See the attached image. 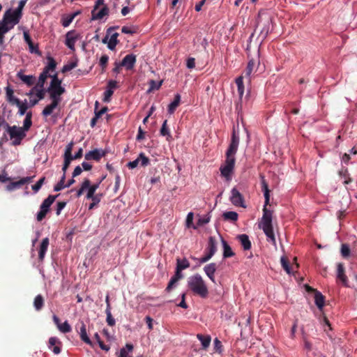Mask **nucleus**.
Segmentation results:
<instances>
[{"mask_svg":"<svg viewBox=\"0 0 357 357\" xmlns=\"http://www.w3.org/2000/svg\"><path fill=\"white\" fill-rule=\"evenodd\" d=\"M239 142V135L234 130L230 143L225 153V160L220 167V175L226 181H230L232 178L236 164V154L238 149Z\"/></svg>","mask_w":357,"mask_h":357,"instance_id":"nucleus-1","label":"nucleus"},{"mask_svg":"<svg viewBox=\"0 0 357 357\" xmlns=\"http://www.w3.org/2000/svg\"><path fill=\"white\" fill-rule=\"evenodd\" d=\"M261 188L264 192L265 202L263 208V215L259 223V227L264 231L268 241L275 245L276 241L272 225L273 211L266 208L270 201L269 190L264 176H261Z\"/></svg>","mask_w":357,"mask_h":357,"instance_id":"nucleus-2","label":"nucleus"},{"mask_svg":"<svg viewBox=\"0 0 357 357\" xmlns=\"http://www.w3.org/2000/svg\"><path fill=\"white\" fill-rule=\"evenodd\" d=\"M188 287L189 289L195 295L205 298L208 295L207 285L202 277L197 273L190 276L188 278Z\"/></svg>","mask_w":357,"mask_h":357,"instance_id":"nucleus-3","label":"nucleus"},{"mask_svg":"<svg viewBox=\"0 0 357 357\" xmlns=\"http://www.w3.org/2000/svg\"><path fill=\"white\" fill-rule=\"evenodd\" d=\"M50 99H58L61 100V96L65 93L66 89L61 85V80L58 78L56 73L52 76V80L47 88Z\"/></svg>","mask_w":357,"mask_h":357,"instance_id":"nucleus-4","label":"nucleus"},{"mask_svg":"<svg viewBox=\"0 0 357 357\" xmlns=\"http://www.w3.org/2000/svg\"><path fill=\"white\" fill-rule=\"evenodd\" d=\"M6 132L9 135L13 146H19L26 136V133L17 126H6Z\"/></svg>","mask_w":357,"mask_h":357,"instance_id":"nucleus-5","label":"nucleus"},{"mask_svg":"<svg viewBox=\"0 0 357 357\" xmlns=\"http://www.w3.org/2000/svg\"><path fill=\"white\" fill-rule=\"evenodd\" d=\"M47 63L43 68V72L40 74L38 77V84L44 89L45 81L48 77L52 78L53 75L50 74V72H54L56 63L54 59L52 56L47 57Z\"/></svg>","mask_w":357,"mask_h":357,"instance_id":"nucleus-6","label":"nucleus"},{"mask_svg":"<svg viewBox=\"0 0 357 357\" xmlns=\"http://www.w3.org/2000/svg\"><path fill=\"white\" fill-rule=\"evenodd\" d=\"M58 195H49L40 205V211L36 214V219L38 222L42 221L50 211L51 205L54 203Z\"/></svg>","mask_w":357,"mask_h":357,"instance_id":"nucleus-7","label":"nucleus"},{"mask_svg":"<svg viewBox=\"0 0 357 357\" xmlns=\"http://www.w3.org/2000/svg\"><path fill=\"white\" fill-rule=\"evenodd\" d=\"M58 195H49L40 205V211L36 214V219L38 222L42 221L50 211L51 205L54 203Z\"/></svg>","mask_w":357,"mask_h":357,"instance_id":"nucleus-8","label":"nucleus"},{"mask_svg":"<svg viewBox=\"0 0 357 357\" xmlns=\"http://www.w3.org/2000/svg\"><path fill=\"white\" fill-rule=\"evenodd\" d=\"M45 93V89L38 84H36V86H33L28 93H26V96H29L30 98H31L33 96H36V99L29 100V106L33 107L34 105L38 104V102L40 100L44 98Z\"/></svg>","mask_w":357,"mask_h":357,"instance_id":"nucleus-9","label":"nucleus"},{"mask_svg":"<svg viewBox=\"0 0 357 357\" xmlns=\"http://www.w3.org/2000/svg\"><path fill=\"white\" fill-rule=\"evenodd\" d=\"M22 14L15 10L8 9L5 12L2 20L13 29L19 23Z\"/></svg>","mask_w":357,"mask_h":357,"instance_id":"nucleus-10","label":"nucleus"},{"mask_svg":"<svg viewBox=\"0 0 357 357\" xmlns=\"http://www.w3.org/2000/svg\"><path fill=\"white\" fill-rule=\"evenodd\" d=\"M114 29V27L109 28L106 36L102 39V43H107V47L111 50L115 49L119 42L117 39L119 33L117 32L112 33Z\"/></svg>","mask_w":357,"mask_h":357,"instance_id":"nucleus-11","label":"nucleus"},{"mask_svg":"<svg viewBox=\"0 0 357 357\" xmlns=\"http://www.w3.org/2000/svg\"><path fill=\"white\" fill-rule=\"evenodd\" d=\"M91 187V181L89 179L85 178L82 183L80 188L77 191V197H80L84 192H86V199H89L93 197L95 191Z\"/></svg>","mask_w":357,"mask_h":357,"instance_id":"nucleus-12","label":"nucleus"},{"mask_svg":"<svg viewBox=\"0 0 357 357\" xmlns=\"http://www.w3.org/2000/svg\"><path fill=\"white\" fill-rule=\"evenodd\" d=\"M80 38V34L75 30L69 31L66 34L65 45L72 51H75V43Z\"/></svg>","mask_w":357,"mask_h":357,"instance_id":"nucleus-13","label":"nucleus"},{"mask_svg":"<svg viewBox=\"0 0 357 357\" xmlns=\"http://www.w3.org/2000/svg\"><path fill=\"white\" fill-rule=\"evenodd\" d=\"M230 201L236 206L246 207L243 195L236 188L231 190Z\"/></svg>","mask_w":357,"mask_h":357,"instance_id":"nucleus-14","label":"nucleus"},{"mask_svg":"<svg viewBox=\"0 0 357 357\" xmlns=\"http://www.w3.org/2000/svg\"><path fill=\"white\" fill-rule=\"evenodd\" d=\"M33 176H26L22 178L17 181L11 182L6 185V188L8 191H12L15 189L20 188L26 183L31 182Z\"/></svg>","mask_w":357,"mask_h":357,"instance_id":"nucleus-15","label":"nucleus"},{"mask_svg":"<svg viewBox=\"0 0 357 357\" xmlns=\"http://www.w3.org/2000/svg\"><path fill=\"white\" fill-rule=\"evenodd\" d=\"M52 319L54 323L56 324L60 332L67 333L71 331L72 328L67 321H65L63 323H61L59 318L55 314L53 315Z\"/></svg>","mask_w":357,"mask_h":357,"instance_id":"nucleus-16","label":"nucleus"},{"mask_svg":"<svg viewBox=\"0 0 357 357\" xmlns=\"http://www.w3.org/2000/svg\"><path fill=\"white\" fill-rule=\"evenodd\" d=\"M105 151L102 149H96L86 153L84 157L87 160H94L98 161L102 157L105 155Z\"/></svg>","mask_w":357,"mask_h":357,"instance_id":"nucleus-17","label":"nucleus"},{"mask_svg":"<svg viewBox=\"0 0 357 357\" xmlns=\"http://www.w3.org/2000/svg\"><path fill=\"white\" fill-rule=\"evenodd\" d=\"M50 244L49 238L46 237L43 238L38 248V259L40 261H43L45 259L47 250Z\"/></svg>","mask_w":357,"mask_h":357,"instance_id":"nucleus-18","label":"nucleus"},{"mask_svg":"<svg viewBox=\"0 0 357 357\" xmlns=\"http://www.w3.org/2000/svg\"><path fill=\"white\" fill-rule=\"evenodd\" d=\"M77 328L79 329L78 332L80 335L81 340L87 344L91 345V341L87 335L86 325L84 324L83 321H81L79 322V324L77 326Z\"/></svg>","mask_w":357,"mask_h":357,"instance_id":"nucleus-19","label":"nucleus"},{"mask_svg":"<svg viewBox=\"0 0 357 357\" xmlns=\"http://www.w3.org/2000/svg\"><path fill=\"white\" fill-rule=\"evenodd\" d=\"M52 102L47 105L42 112L43 116L47 117L53 113V111L58 107L61 100L58 99H51Z\"/></svg>","mask_w":357,"mask_h":357,"instance_id":"nucleus-20","label":"nucleus"},{"mask_svg":"<svg viewBox=\"0 0 357 357\" xmlns=\"http://www.w3.org/2000/svg\"><path fill=\"white\" fill-rule=\"evenodd\" d=\"M136 62V56L132 54L126 55L122 60L121 66L126 67L127 70H131Z\"/></svg>","mask_w":357,"mask_h":357,"instance_id":"nucleus-21","label":"nucleus"},{"mask_svg":"<svg viewBox=\"0 0 357 357\" xmlns=\"http://www.w3.org/2000/svg\"><path fill=\"white\" fill-rule=\"evenodd\" d=\"M259 61L255 59H250L248 61L245 69V76L250 78L252 73H255L258 68Z\"/></svg>","mask_w":357,"mask_h":357,"instance_id":"nucleus-22","label":"nucleus"},{"mask_svg":"<svg viewBox=\"0 0 357 357\" xmlns=\"http://www.w3.org/2000/svg\"><path fill=\"white\" fill-rule=\"evenodd\" d=\"M17 77L29 86H32L34 84L36 79L33 75H24L22 70L17 72Z\"/></svg>","mask_w":357,"mask_h":357,"instance_id":"nucleus-23","label":"nucleus"},{"mask_svg":"<svg viewBox=\"0 0 357 357\" xmlns=\"http://www.w3.org/2000/svg\"><path fill=\"white\" fill-rule=\"evenodd\" d=\"M204 271L208 278L213 282H215V273L216 271V264L215 263H211L204 266Z\"/></svg>","mask_w":357,"mask_h":357,"instance_id":"nucleus-24","label":"nucleus"},{"mask_svg":"<svg viewBox=\"0 0 357 357\" xmlns=\"http://www.w3.org/2000/svg\"><path fill=\"white\" fill-rule=\"evenodd\" d=\"M92 20H101L105 16L109 14V9L106 6H104L99 11L96 12V10H93L91 12Z\"/></svg>","mask_w":357,"mask_h":357,"instance_id":"nucleus-25","label":"nucleus"},{"mask_svg":"<svg viewBox=\"0 0 357 357\" xmlns=\"http://www.w3.org/2000/svg\"><path fill=\"white\" fill-rule=\"evenodd\" d=\"M61 342L56 337H52L49 340V349H52V351L55 354H59L61 352V348L58 344H60Z\"/></svg>","mask_w":357,"mask_h":357,"instance_id":"nucleus-26","label":"nucleus"},{"mask_svg":"<svg viewBox=\"0 0 357 357\" xmlns=\"http://www.w3.org/2000/svg\"><path fill=\"white\" fill-rule=\"evenodd\" d=\"M337 278L342 282V284L344 286H346V287L349 286L347 278L346 275L344 274V268L343 264L341 263H339L337 264Z\"/></svg>","mask_w":357,"mask_h":357,"instance_id":"nucleus-27","label":"nucleus"},{"mask_svg":"<svg viewBox=\"0 0 357 357\" xmlns=\"http://www.w3.org/2000/svg\"><path fill=\"white\" fill-rule=\"evenodd\" d=\"M24 38L25 42L29 45V52L31 53H35L40 55V52L38 50V45H33L31 38H30L29 33L26 31L24 32Z\"/></svg>","mask_w":357,"mask_h":357,"instance_id":"nucleus-28","label":"nucleus"},{"mask_svg":"<svg viewBox=\"0 0 357 357\" xmlns=\"http://www.w3.org/2000/svg\"><path fill=\"white\" fill-rule=\"evenodd\" d=\"M237 239L245 250H249L251 248V242L247 234H240L237 236Z\"/></svg>","mask_w":357,"mask_h":357,"instance_id":"nucleus-29","label":"nucleus"},{"mask_svg":"<svg viewBox=\"0 0 357 357\" xmlns=\"http://www.w3.org/2000/svg\"><path fill=\"white\" fill-rule=\"evenodd\" d=\"M18 107V114L20 116H23L25 114L27 109L29 107H31L29 106V102H28L27 100H24L23 101H21L20 99L18 100V102H16L15 105Z\"/></svg>","mask_w":357,"mask_h":357,"instance_id":"nucleus-30","label":"nucleus"},{"mask_svg":"<svg viewBox=\"0 0 357 357\" xmlns=\"http://www.w3.org/2000/svg\"><path fill=\"white\" fill-rule=\"evenodd\" d=\"M197 337L201 342L202 349L206 350L210 346L211 342V336L208 335H204L202 334H197Z\"/></svg>","mask_w":357,"mask_h":357,"instance_id":"nucleus-31","label":"nucleus"},{"mask_svg":"<svg viewBox=\"0 0 357 357\" xmlns=\"http://www.w3.org/2000/svg\"><path fill=\"white\" fill-rule=\"evenodd\" d=\"M221 242L223 247V257L228 258L233 257L235 254L231 250V248L228 245L222 238H221Z\"/></svg>","mask_w":357,"mask_h":357,"instance_id":"nucleus-32","label":"nucleus"},{"mask_svg":"<svg viewBox=\"0 0 357 357\" xmlns=\"http://www.w3.org/2000/svg\"><path fill=\"white\" fill-rule=\"evenodd\" d=\"M6 100L11 105H15L16 102H18L19 98L14 96V91L10 86H7L6 88Z\"/></svg>","mask_w":357,"mask_h":357,"instance_id":"nucleus-33","label":"nucleus"},{"mask_svg":"<svg viewBox=\"0 0 357 357\" xmlns=\"http://www.w3.org/2000/svg\"><path fill=\"white\" fill-rule=\"evenodd\" d=\"M12 28L4 22L2 20L0 21V45H2L3 43V37L4 34L9 31Z\"/></svg>","mask_w":357,"mask_h":357,"instance_id":"nucleus-34","label":"nucleus"},{"mask_svg":"<svg viewBox=\"0 0 357 357\" xmlns=\"http://www.w3.org/2000/svg\"><path fill=\"white\" fill-rule=\"evenodd\" d=\"M208 254L213 256L217 250V243L215 238L213 236L209 237L207 247Z\"/></svg>","mask_w":357,"mask_h":357,"instance_id":"nucleus-35","label":"nucleus"},{"mask_svg":"<svg viewBox=\"0 0 357 357\" xmlns=\"http://www.w3.org/2000/svg\"><path fill=\"white\" fill-rule=\"evenodd\" d=\"M180 101L181 96L178 93H177L175 95L174 100L172 102H170L169 105H168V112L170 114H173L175 112L176 109L179 105Z\"/></svg>","mask_w":357,"mask_h":357,"instance_id":"nucleus-36","label":"nucleus"},{"mask_svg":"<svg viewBox=\"0 0 357 357\" xmlns=\"http://www.w3.org/2000/svg\"><path fill=\"white\" fill-rule=\"evenodd\" d=\"M314 302L319 310H322L324 306V296L319 291H316L314 294Z\"/></svg>","mask_w":357,"mask_h":357,"instance_id":"nucleus-37","label":"nucleus"},{"mask_svg":"<svg viewBox=\"0 0 357 357\" xmlns=\"http://www.w3.org/2000/svg\"><path fill=\"white\" fill-rule=\"evenodd\" d=\"M31 117H32L31 112L26 113L25 119L23 122V126L21 127V129H22L26 133L30 129V128L32 125Z\"/></svg>","mask_w":357,"mask_h":357,"instance_id":"nucleus-38","label":"nucleus"},{"mask_svg":"<svg viewBox=\"0 0 357 357\" xmlns=\"http://www.w3.org/2000/svg\"><path fill=\"white\" fill-rule=\"evenodd\" d=\"M160 133L162 136L166 137L167 140H170L172 139V135L169 128H167V121L165 120L162 123V127L160 130Z\"/></svg>","mask_w":357,"mask_h":357,"instance_id":"nucleus-39","label":"nucleus"},{"mask_svg":"<svg viewBox=\"0 0 357 357\" xmlns=\"http://www.w3.org/2000/svg\"><path fill=\"white\" fill-rule=\"evenodd\" d=\"M190 267V262L186 258L177 259L176 260V269L178 271H183Z\"/></svg>","mask_w":357,"mask_h":357,"instance_id":"nucleus-40","label":"nucleus"},{"mask_svg":"<svg viewBox=\"0 0 357 357\" xmlns=\"http://www.w3.org/2000/svg\"><path fill=\"white\" fill-rule=\"evenodd\" d=\"M243 78L242 76H239L235 80V82L237 85L238 96L240 98H242V97L244 94V84H243Z\"/></svg>","mask_w":357,"mask_h":357,"instance_id":"nucleus-41","label":"nucleus"},{"mask_svg":"<svg viewBox=\"0 0 357 357\" xmlns=\"http://www.w3.org/2000/svg\"><path fill=\"white\" fill-rule=\"evenodd\" d=\"M193 219H194V213L192 212H189L187 214L186 220H185V227L188 229L192 228L194 229H197V224L195 225L193 223Z\"/></svg>","mask_w":357,"mask_h":357,"instance_id":"nucleus-42","label":"nucleus"},{"mask_svg":"<svg viewBox=\"0 0 357 357\" xmlns=\"http://www.w3.org/2000/svg\"><path fill=\"white\" fill-rule=\"evenodd\" d=\"M79 14V12L71 13L62 19V25L64 27H68L73 21L75 17Z\"/></svg>","mask_w":357,"mask_h":357,"instance_id":"nucleus-43","label":"nucleus"},{"mask_svg":"<svg viewBox=\"0 0 357 357\" xmlns=\"http://www.w3.org/2000/svg\"><path fill=\"white\" fill-rule=\"evenodd\" d=\"M149 88L147 90V93H151L153 91L158 90L162 84V80H160L159 82L155 81V80H150L149 82Z\"/></svg>","mask_w":357,"mask_h":357,"instance_id":"nucleus-44","label":"nucleus"},{"mask_svg":"<svg viewBox=\"0 0 357 357\" xmlns=\"http://www.w3.org/2000/svg\"><path fill=\"white\" fill-rule=\"evenodd\" d=\"M126 347V348H123L121 349L118 357H132L129 354V352L132 351L133 349V346L132 344H127Z\"/></svg>","mask_w":357,"mask_h":357,"instance_id":"nucleus-45","label":"nucleus"},{"mask_svg":"<svg viewBox=\"0 0 357 357\" xmlns=\"http://www.w3.org/2000/svg\"><path fill=\"white\" fill-rule=\"evenodd\" d=\"M44 304L43 298L41 295H38L36 296L33 302V305L35 309L38 311L42 309Z\"/></svg>","mask_w":357,"mask_h":357,"instance_id":"nucleus-46","label":"nucleus"},{"mask_svg":"<svg viewBox=\"0 0 357 357\" xmlns=\"http://www.w3.org/2000/svg\"><path fill=\"white\" fill-rule=\"evenodd\" d=\"M210 220H211V215L209 213L204 215L203 216H200L197 222V228L199 227H201V226L208 224L210 222Z\"/></svg>","mask_w":357,"mask_h":357,"instance_id":"nucleus-47","label":"nucleus"},{"mask_svg":"<svg viewBox=\"0 0 357 357\" xmlns=\"http://www.w3.org/2000/svg\"><path fill=\"white\" fill-rule=\"evenodd\" d=\"M223 217L225 220L236 221L238 220V213L235 211H227L224 213Z\"/></svg>","mask_w":357,"mask_h":357,"instance_id":"nucleus-48","label":"nucleus"},{"mask_svg":"<svg viewBox=\"0 0 357 357\" xmlns=\"http://www.w3.org/2000/svg\"><path fill=\"white\" fill-rule=\"evenodd\" d=\"M339 175L344 178V184H349L351 182V179L349 177L348 170L346 168H342L339 171Z\"/></svg>","mask_w":357,"mask_h":357,"instance_id":"nucleus-49","label":"nucleus"},{"mask_svg":"<svg viewBox=\"0 0 357 357\" xmlns=\"http://www.w3.org/2000/svg\"><path fill=\"white\" fill-rule=\"evenodd\" d=\"M105 313L107 315L106 321L107 325L109 326H114L116 324V321L112 315L111 310L106 309Z\"/></svg>","mask_w":357,"mask_h":357,"instance_id":"nucleus-50","label":"nucleus"},{"mask_svg":"<svg viewBox=\"0 0 357 357\" xmlns=\"http://www.w3.org/2000/svg\"><path fill=\"white\" fill-rule=\"evenodd\" d=\"M65 179H66V175L63 174L62 177L61 178L60 181L56 185H55V186L54 187V191L58 192V191H60L62 189L66 188V184L64 183Z\"/></svg>","mask_w":357,"mask_h":357,"instance_id":"nucleus-51","label":"nucleus"},{"mask_svg":"<svg viewBox=\"0 0 357 357\" xmlns=\"http://www.w3.org/2000/svg\"><path fill=\"white\" fill-rule=\"evenodd\" d=\"M138 159L139 161V164L142 167H146L149 164V159L143 153H139Z\"/></svg>","mask_w":357,"mask_h":357,"instance_id":"nucleus-52","label":"nucleus"},{"mask_svg":"<svg viewBox=\"0 0 357 357\" xmlns=\"http://www.w3.org/2000/svg\"><path fill=\"white\" fill-rule=\"evenodd\" d=\"M45 178L42 177L40 178L36 184L32 185V190H33L34 193H36L39 191V190L41 188L43 184L44 183Z\"/></svg>","mask_w":357,"mask_h":357,"instance_id":"nucleus-53","label":"nucleus"},{"mask_svg":"<svg viewBox=\"0 0 357 357\" xmlns=\"http://www.w3.org/2000/svg\"><path fill=\"white\" fill-rule=\"evenodd\" d=\"M280 261H281V265H282V268H284V270L288 274H290L291 273V268H290V266H289V264L288 261L284 257H281Z\"/></svg>","mask_w":357,"mask_h":357,"instance_id":"nucleus-54","label":"nucleus"},{"mask_svg":"<svg viewBox=\"0 0 357 357\" xmlns=\"http://www.w3.org/2000/svg\"><path fill=\"white\" fill-rule=\"evenodd\" d=\"M98 102L96 101L95 103V115L99 119L103 114L107 111V107H104L98 111Z\"/></svg>","mask_w":357,"mask_h":357,"instance_id":"nucleus-55","label":"nucleus"},{"mask_svg":"<svg viewBox=\"0 0 357 357\" xmlns=\"http://www.w3.org/2000/svg\"><path fill=\"white\" fill-rule=\"evenodd\" d=\"M114 93V91L112 89H107L104 92L103 101L105 102H109L111 100V97Z\"/></svg>","mask_w":357,"mask_h":357,"instance_id":"nucleus-56","label":"nucleus"},{"mask_svg":"<svg viewBox=\"0 0 357 357\" xmlns=\"http://www.w3.org/2000/svg\"><path fill=\"white\" fill-rule=\"evenodd\" d=\"M341 254L342 257H347L350 255V248L348 245L342 244L341 246Z\"/></svg>","mask_w":357,"mask_h":357,"instance_id":"nucleus-57","label":"nucleus"},{"mask_svg":"<svg viewBox=\"0 0 357 357\" xmlns=\"http://www.w3.org/2000/svg\"><path fill=\"white\" fill-rule=\"evenodd\" d=\"M76 66H77L76 62L68 63L63 66L62 72L63 73L68 72V71L73 70V68H75Z\"/></svg>","mask_w":357,"mask_h":357,"instance_id":"nucleus-58","label":"nucleus"},{"mask_svg":"<svg viewBox=\"0 0 357 357\" xmlns=\"http://www.w3.org/2000/svg\"><path fill=\"white\" fill-rule=\"evenodd\" d=\"M214 349L218 354H221L222 351V343L218 338H215V340H214Z\"/></svg>","mask_w":357,"mask_h":357,"instance_id":"nucleus-59","label":"nucleus"},{"mask_svg":"<svg viewBox=\"0 0 357 357\" xmlns=\"http://www.w3.org/2000/svg\"><path fill=\"white\" fill-rule=\"evenodd\" d=\"M66 203L64 202H59L56 204V213L57 215H60L61 211L66 206Z\"/></svg>","mask_w":357,"mask_h":357,"instance_id":"nucleus-60","label":"nucleus"},{"mask_svg":"<svg viewBox=\"0 0 357 357\" xmlns=\"http://www.w3.org/2000/svg\"><path fill=\"white\" fill-rule=\"evenodd\" d=\"M27 0H20L17 8L14 9L15 11L22 15V9L26 4Z\"/></svg>","mask_w":357,"mask_h":357,"instance_id":"nucleus-61","label":"nucleus"},{"mask_svg":"<svg viewBox=\"0 0 357 357\" xmlns=\"http://www.w3.org/2000/svg\"><path fill=\"white\" fill-rule=\"evenodd\" d=\"M109 60V57L107 55H102L100 59V65L102 68H105Z\"/></svg>","mask_w":357,"mask_h":357,"instance_id":"nucleus-62","label":"nucleus"},{"mask_svg":"<svg viewBox=\"0 0 357 357\" xmlns=\"http://www.w3.org/2000/svg\"><path fill=\"white\" fill-rule=\"evenodd\" d=\"M186 66L188 68L192 69L195 66V60L194 58H188L186 62Z\"/></svg>","mask_w":357,"mask_h":357,"instance_id":"nucleus-63","label":"nucleus"},{"mask_svg":"<svg viewBox=\"0 0 357 357\" xmlns=\"http://www.w3.org/2000/svg\"><path fill=\"white\" fill-rule=\"evenodd\" d=\"M139 164V161L137 158L135 160L129 162L127 165L130 169H134V168L137 167Z\"/></svg>","mask_w":357,"mask_h":357,"instance_id":"nucleus-64","label":"nucleus"}]
</instances>
